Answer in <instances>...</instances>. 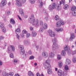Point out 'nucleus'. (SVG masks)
<instances>
[{
	"instance_id": "obj_54",
	"label": "nucleus",
	"mask_w": 76,
	"mask_h": 76,
	"mask_svg": "<svg viewBox=\"0 0 76 76\" xmlns=\"http://www.w3.org/2000/svg\"><path fill=\"white\" fill-rule=\"evenodd\" d=\"M23 34H26L27 33V31L25 30H23Z\"/></svg>"
},
{
	"instance_id": "obj_46",
	"label": "nucleus",
	"mask_w": 76,
	"mask_h": 76,
	"mask_svg": "<svg viewBox=\"0 0 76 76\" xmlns=\"http://www.w3.org/2000/svg\"><path fill=\"white\" fill-rule=\"evenodd\" d=\"M59 19V17L58 16V15H56L55 17V19L56 20H58Z\"/></svg>"
},
{
	"instance_id": "obj_34",
	"label": "nucleus",
	"mask_w": 76,
	"mask_h": 76,
	"mask_svg": "<svg viewBox=\"0 0 76 76\" xmlns=\"http://www.w3.org/2000/svg\"><path fill=\"white\" fill-rule=\"evenodd\" d=\"M31 35L33 37H35L37 35V33L35 31L32 32Z\"/></svg>"
},
{
	"instance_id": "obj_61",
	"label": "nucleus",
	"mask_w": 76,
	"mask_h": 76,
	"mask_svg": "<svg viewBox=\"0 0 76 76\" xmlns=\"http://www.w3.org/2000/svg\"><path fill=\"white\" fill-rule=\"evenodd\" d=\"M4 37L3 36H1L0 37V39L2 40V39H4Z\"/></svg>"
},
{
	"instance_id": "obj_19",
	"label": "nucleus",
	"mask_w": 76,
	"mask_h": 76,
	"mask_svg": "<svg viewBox=\"0 0 76 76\" xmlns=\"http://www.w3.org/2000/svg\"><path fill=\"white\" fill-rule=\"evenodd\" d=\"M39 2V3L40 4H39V7H42V5H43V2L42 0H38Z\"/></svg>"
},
{
	"instance_id": "obj_9",
	"label": "nucleus",
	"mask_w": 76,
	"mask_h": 76,
	"mask_svg": "<svg viewBox=\"0 0 76 76\" xmlns=\"http://www.w3.org/2000/svg\"><path fill=\"white\" fill-rule=\"evenodd\" d=\"M44 67L46 69H50L51 67V65L50 64H47L46 63L43 64Z\"/></svg>"
},
{
	"instance_id": "obj_17",
	"label": "nucleus",
	"mask_w": 76,
	"mask_h": 76,
	"mask_svg": "<svg viewBox=\"0 0 76 76\" xmlns=\"http://www.w3.org/2000/svg\"><path fill=\"white\" fill-rule=\"evenodd\" d=\"M16 4L18 7H21L22 5V2L20 1H16Z\"/></svg>"
},
{
	"instance_id": "obj_7",
	"label": "nucleus",
	"mask_w": 76,
	"mask_h": 76,
	"mask_svg": "<svg viewBox=\"0 0 76 76\" xmlns=\"http://www.w3.org/2000/svg\"><path fill=\"white\" fill-rule=\"evenodd\" d=\"M48 33H49V36L51 37H54L56 35V33L53 31L51 30H49Z\"/></svg>"
},
{
	"instance_id": "obj_24",
	"label": "nucleus",
	"mask_w": 76,
	"mask_h": 76,
	"mask_svg": "<svg viewBox=\"0 0 76 76\" xmlns=\"http://www.w3.org/2000/svg\"><path fill=\"white\" fill-rule=\"evenodd\" d=\"M50 63L51 60H50V59H48L45 61V63H46V64H50Z\"/></svg>"
},
{
	"instance_id": "obj_62",
	"label": "nucleus",
	"mask_w": 76,
	"mask_h": 76,
	"mask_svg": "<svg viewBox=\"0 0 76 76\" xmlns=\"http://www.w3.org/2000/svg\"><path fill=\"white\" fill-rule=\"evenodd\" d=\"M7 13L8 15H10V11H8L7 12Z\"/></svg>"
},
{
	"instance_id": "obj_28",
	"label": "nucleus",
	"mask_w": 76,
	"mask_h": 76,
	"mask_svg": "<svg viewBox=\"0 0 76 76\" xmlns=\"http://www.w3.org/2000/svg\"><path fill=\"white\" fill-rule=\"evenodd\" d=\"M16 1H21L22 3H25L26 1V0H16Z\"/></svg>"
},
{
	"instance_id": "obj_1",
	"label": "nucleus",
	"mask_w": 76,
	"mask_h": 76,
	"mask_svg": "<svg viewBox=\"0 0 76 76\" xmlns=\"http://www.w3.org/2000/svg\"><path fill=\"white\" fill-rule=\"evenodd\" d=\"M29 21L32 24V25H34L36 28H38L39 26V20L37 19L35 20V19L34 18V15H32L31 17L29 19Z\"/></svg>"
},
{
	"instance_id": "obj_26",
	"label": "nucleus",
	"mask_w": 76,
	"mask_h": 76,
	"mask_svg": "<svg viewBox=\"0 0 76 76\" xmlns=\"http://www.w3.org/2000/svg\"><path fill=\"white\" fill-rule=\"evenodd\" d=\"M2 29V31L3 32V33H4V34H5L6 32V28L4 27V26L3 27Z\"/></svg>"
},
{
	"instance_id": "obj_37",
	"label": "nucleus",
	"mask_w": 76,
	"mask_h": 76,
	"mask_svg": "<svg viewBox=\"0 0 76 76\" xmlns=\"http://www.w3.org/2000/svg\"><path fill=\"white\" fill-rule=\"evenodd\" d=\"M8 76H13L14 75V72H11L8 73Z\"/></svg>"
},
{
	"instance_id": "obj_29",
	"label": "nucleus",
	"mask_w": 76,
	"mask_h": 76,
	"mask_svg": "<svg viewBox=\"0 0 76 76\" xmlns=\"http://www.w3.org/2000/svg\"><path fill=\"white\" fill-rule=\"evenodd\" d=\"M58 66L59 67H61L63 66V63L61 61H59L58 63Z\"/></svg>"
},
{
	"instance_id": "obj_64",
	"label": "nucleus",
	"mask_w": 76,
	"mask_h": 76,
	"mask_svg": "<svg viewBox=\"0 0 76 76\" xmlns=\"http://www.w3.org/2000/svg\"><path fill=\"white\" fill-rule=\"evenodd\" d=\"M15 76H20L19 74L17 73V74H16L15 75Z\"/></svg>"
},
{
	"instance_id": "obj_49",
	"label": "nucleus",
	"mask_w": 76,
	"mask_h": 76,
	"mask_svg": "<svg viewBox=\"0 0 76 76\" xmlns=\"http://www.w3.org/2000/svg\"><path fill=\"white\" fill-rule=\"evenodd\" d=\"M37 76H44L43 74H42L40 75H39V73H37L36 74Z\"/></svg>"
},
{
	"instance_id": "obj_40",
	"label": "nucleus",
	"mask_w": 76,
	"mask_h": 76,
	"mask_svg": "<svg viewBox=\"0 0 76 76\" xmlns=\"http://www.w3.org/2000/svg\"><path fill=\"white\" fill-rule=\"evenodd\" d=\"M4 27V24L2 23H0V28H2Z\"/></svg>"
},
{
	"instance_id": "obj_23",
	"label": "nucleus",
	"mask_w": 76,
	"mask_h": 76,
	"mask_svg": "<svg viewBox=\"0 0 76 76\" xmlns=\"http://www.w3.org/2000/svg\"><path fill=\"white\" fill-rule=\"evenodd\" d=\"M19 12L21 14L22 16L24 15V13H23V10L22 9H20L19 10Z\"/></svg>"
},
{
	"instance_id": "obj_57",
	"label": "nucleus",
	"mask_w": 76,
	"mask_h": 76,
	"mask_svg": "<svg viewBox=\"0 0 76 76\" xmlns=\"http://www.w3.org/2000/svg\"><path fill=\"white\" fill-rule=\"evenodd\" d=\"M16 37L17 39H19L20 38V36L18 34H17Z\"/></svg>"
},
{
	"instance_id": "obj_8",
	"label": "nucleus",
	"mask_w": 76,
	"mask_h": 76,
	"mask_svg": "<svg viewBox=\"0 0 76 76\" xmlns=\"http://www.w3.org/2000/svg\"><path fill=\"white\" fill-rule=\"evenodd\" d=\"M6 4H7V1L6 0H2L1 3L0 7H2L3 6H5Z\"/></svg>"
},
{
	"instance_id": "obj_53",
	"label": "nucleus",
	"mask_w": 76,
	"mask_h": 76,
	"mask_svg": "<svg viewBox=\"0 0 76 76\" xmlns=\"http://www.w3.org/2000/svg\"><path fill=\"white\" fill-rule=\"evenodd\" d=\"M39 24L41 25H43V22L42 20H40L39 21Z\"/></svg>"
},
{
	"instance_id": "obj_22",
	"label": "nucleus",
	"mask_w": 76,
	"mask_h": 76,
	"mask_svg": "<svg viewBox=\"0 0 76 76\" xmlns=\"http://www.w3.org/2000/svg\"><path fill=\"white\" fill-rule=\"evenodd\" d=\"M10 21L11 23H12V24L14 25V24H15V21L13 19L11 18L10 19Z\"/></svg>"
},
{
	"instance_id": "obj_5",
	"label": "nucleus",
	"mask_w": 76,
	"mask_h": 76,
	"mask_svg": "<svg viewBox=\"0 0 76 76\" xmlns=\"http://www.w3.org/2000/svg\"><path fill=\"white\" fill-rule=\"evenodd\" d=\"M10 47H9L8 48L7 50V53H11L12 50L13 52L15 51V47L13 45H11Z\"/></svg>"
},
{
	"instance_id": "obj_48",
	"label": "nucleus",
	"mask_w": 76,
	"mask_h": 76,
	"mask_svg": "<svg viewBox=\"0 0 76 76\" xmlns=\"http://www.w3.org/2000/svg\"><path fill=\"white\" fill-rule=\"evenodd\" d=\"M31 35V34H30L29 33H26V37L27 38H28V37H29Z\"/></svg>"
},
{
	"instance_id": "obj_60",
	"label": "nucleus",
	"mask_w": 76,
	"mask_h": 76,
	"mask_svg": "<svg viewBox=\"0 0 76 76\" xmlns=\"http://www.w3.org/2000/svg\"><path fill=\"white\" fill-rule=\"evenodd\" d=\"M23 16L24 18H28V15H24H24L23 16Z\"/></svg>"
},
{
	"instance_id": "obj_31",
	"label": "nucleus",
	"mask_w": 76,
	"mask_h": 76,
	"mask_svg": "<svg viewBox=\"0 0 76 76\" xmlns=\"http://www.w3.org/2000/svg\"><path fill=\"white\" fill-rule=\"evenodd\" d=\"M61 54L62 56H65L66 54V52L64 50H62L61 51Z\"/></svg>"
},
{
	"instance_id": "obj_6",
	"label": "nucleus",
	"mask_w": 76,
	"mask_h": 76,
	"mask_svg": "<svg viewBox=\"0 0 76 76\" xmlns=\"http://www.w3.org/2000/svg\"><path fill=\"white\" fill-rule=\"evenodd\" d=\"M64 50L66 51H68V54H71V51L70 50V47L68 45H66L64 47Z\"/></svg>"
},
{
	"instance_id": "obj_56",
	"label": "nucleus",
	"mask_w": 76,
	"mask_h": 76,
	"mask_svg": "<svg viewBox=\"0 0 76 76\" xmlns=\"http://www.w3.org/2000/svg\"><path fill=\"white\" fill-rule=\"evenodd\" d=\"M34 56H31L29 58V59L30 60H32L34 59Z\"/></svg>"
},
{
	"instance_id": "obj_2",
	"label": "nucleus",
	"mask_w": 76,
	"mask_h": 76,
	"mask_svg": "<svg viewBox=\"0 0 76 76\" xmlns=\"http://www.w3.org/2000/svg\"><path fill=\"white\" fill-rule=\"evenodd\" d=\"M54 9H56L59 10L61 9V7L60 6V5L58 4H56L54 3L52 4V6L50 5L48 7V10L51 11H52Z\"/></svg>"
},
{
	"instance_id": "obj_39",
	"label": "nucleus",
	"mask_w": 76,
	"mask_h": 76,
	"mask_svg": "<svg viewBox=\"0 0 76 76\" xmlns=\"http://www.w3.org/2000/svg\"><path fill=\"white\" fill-rule=\"evenodd\" d=\"M48 73L49 75H50L52 73V71H51V69H49L48 70Z\"/></svg>"
},
{
	"instance_id": "obj_25",
	"label": "nucleus",
	"mask_w": 76,
	"mask_h": 76,
	"mask_svg": "<svg viewBox=\"0 0 76 76\" xmlns=\"http://www.w3.org/2000/svg\"><path fill=\"white\" fill-rule=\"evenodd\" d=\"M72 16H76V10H75L72 13Z\"/></svg>"
},
{
	"instance_id": "obj_35",
	"label": "nucleus",
	"mask_w": 76,
	"mask_h": 76,
	"mask_svg": "<svg viewBox=\"0 0 76 76\" xmlns=\"http://www.w3.org/2000/svg\"><path fill=\"white\" fill-rule=\"evenodd\" d=\"M29 1L31 4H34L35 3V0H29Z\"/></svg>"
},
{
	"instance_id": "obj_43",
	"label": "nucleus",
	"mask_w": 76,
	"mask_h": 76,
	"mask_svg": "<svg viewBox=\"0 0 76 76\" xmlns=\"http://www.w3.org/2000/svg\"><path fill=\"white\" fill-rule=\"evenodd\" d=\"M72 62L73 63H76V57H74L72 58Z\"/></svg>"
},
{
	"instance_id": "obj_16",
	"label": "nucleus",
	"mask_w": 76,
	"mask_h": 76,
	"mask_svg": "<svg viewBox=\"0 0 76 76\" xmlns=\"http://www.w3.org/2000/svg\"><path fill=\"white\" fill-rule=\"evenodd\" d=\"M71 63V61L69 59H66L65 62V64L66 65H69Z\"/></svg>"
},
{
	"instance_id": "obj_52",
	"label": "nucleus",
	"mask_w": 76,
	"mask_h": 76,
	"mask_svg": "<svg viewBox=\"0 0 76 76\" xmlns=\"http://www.w3.org/2000/svg\"><path fill=\"white\" fill-rule=\"evenodd\" d=\"M60 22L61 23V25H64V22L63 20H61Z\"/></svg>"
},
{
	"instance_id": "obj_32",
	"label": "nucleus",
	"mask_w": 76,
	"mask_h": 76,
	"mask_svg": "<svg viewBox=\"0 0 76 76\" xmlns=\"http://www.w3.org/2000/svg\"><path fill=\"white\" fill-rule=\"evenodd\" d=\"M20 53L21 55H23V54H25V50H24V49L21 50H20Z\"/></svg>"
},
{
	"instance_id": "obj_41",
	"label": "nucleus",
	"mask_w": 76,
	"mask_h": 76,
	"mask_svg": "<svg viewBox=\"0 0 76 76\" xmlns=\"http://www.w3.org/2000/svg\"><path fill=\"white\" fill-rule=\"evenodd\" d=\"M76 9V6H73L71 7V10L73 11V10H75V9Z\"/></svg>"
},
{
	"instance_id": "obj_3",
	"label": "nucleus",
	"mask_w": 76,
	"mask_h": 76,
	"mask_svg": "<svg viewBox=\"0 0 76 76\" xmlns=\"http://www.w3.org/2000/svg\"><path fill=\"white\" fill-rule=\"evenodd\" d=\"M52 42L53 43V45L52 47V49L53 50H55L57 49L58 47V45L56 43V42H57V39L56 37H54L52 39Z\"/></svg>"
},
{
	"instance_id": "obj_13",
	"label": "nucleus",
	"mask_w": 76,
	"mask_h": 76,
	"mask_svg": "<svg viewBox=\"0 0 76 76\" xmlns=\"http://www.w3.org/2000/svg\"><path fill=\"white\" fill-rule=\"evenodd\" d=\"M55 30L56 32H63V28H55Z\"/></svg>"
},
{
	"instance_id": "obj_44",
	"label": "nucleus",
	"mask_w": 76,
	"mask_h": 76,
	"mask_svg": "<svg viewBox=\"0 0 76 76\" xmlns=\"http://www.w3.org/2000/svg\"><path fill=\"white\" fill-rule=\"evenodd\" d=\"M43 31H44V28H41L39 30V33H42L43 32Z\"/></svg>"
},
{
	"instance_id": "obj_38",
	"label": "nucleus",
	"mask_w": 76,
	"mask_h": 76,
	"mask_svg": "<svg viewBox=\"0 0 76 76\" xmlns=\"http://www.w3.org/2000/svg\"><path fill=\"white\" fill-rule=\"evenodd\" d=\"M68 8H69V5L67 4L65 5L64 7V9H67Z\"/></svg>"
},
{
	"instance_id": "obj_33",
	"label": "nucleus",
	"mask_w": 76,
	"mask_h": 76,
	"mask_svg": "<svg viewBox=\"0 0 76 76\" xmlns=\"http://www.w3.org/2000/svg\"><path fill=\"white\" fill-rule=\"evenodd\" d=\"M28 75L29 76H34V74L31 71H29L28 72Z\"/></svg>"
},
{
	"instance_id": "obj_18",
	"label": "nucleus",
	"mask_w": 76,
	"mask_h": 76,
	"mask_svg": "<svg viewBox=\"0 0 76 76\" xmlns=\"http://www.w3.org/2000/svg\"><path fill=\"white\" fill-rule=\"evenodd\" d=\"M61 23L60 21L56 23V26L57 28H59V27L61 26Z\"/></svg>"
},
{
	"instance_id": "obj_47",
	"label": "nucleus",
	"mask_w": 76,
	"mask_h": 76,
	"mask_svg": "<svg viewBox=\"0 0 76 76\" xmlns=\"http://www.w3.org/2000/svg\"><path fill=\"white\" fill-rule=\"evenodd\" d=\"M24 44L25 45H28V42L27 40H25L24 41Z\"/></svg>"
},
{
	"instance_id": "obj_63",
	"label": "nucleus",
	"mask_w": 76,
	"mask_h": 76,
	"mask_svg": "<svg viewBox=\"0 0 76 76\" xmlns=\"http://www.w3.org/2000/svg\"><path fill=\"white\" fill-rule=\"evenodd\" d=\"M28 54H32V52H31V50H29L28 51Z\"/></svg>"
},
{
	"instance_id": "obj_20",
	"label": "nucleus",
	"mask_w": 76,
	"mask_h": 76,
	"mask_svg": "<svg viewBox=\"0 0 76 76\" xmlns=\"http://www.w3.org/2000/svg\"><path fill=\"white\" fill-rule=\"evenodd\" d=\"M20 32V29L19 28H18L15 30V32L16 34H18Z\"/></svg>"
},
{
	"instance_id": "obj_58",
	"label": "nucleus",
	"mask_w": 76,
	"mask_h": 76,
	"mask_svg": "<svg viewBox=\"0 0 76 76\" xmlns=\"http://www.w3.org/2000/svg\"><path fill=\"white\" fill-rule=\"evenodd\" d=\"M13 62H14V63H16L18 62V61H17L16 59H15L13 61Z\"/></svg>"
},
{
	"instance_id": "obj_4",
	"label": "nucleus",
	"mask_w": 76,
	"mask_h": 76,
	"mask_svg": "<svg viewBox=\"0 0 76 76\" xmlns=\"http://www.w3.org/2000/svg\"><path fill=\"white\" fill-rule=\"evenodd\" d=\"M10 47H9L8 48L7 50V53H11L12 50L13 52L15 51V47L13 45H11Z\"/></svg>"
},
{
	"instance_id": "obj_45",
	"label": "nucleus",
	"mask_w": 76,
	"mask_h": 76,
	"mask_svg": "<svg viewBox=\"0 0 76 76\" xmlns=\"http://www.w3.org/2000/svg\"><path fill=\"white\" fill-rule=\"evenodd\" d=\"M64 69L65 70H69V67L67 65H65L64 67Z\"/></svg>"
},
{
	"instance_id": "obj_21",
	"label": "nucleus",
	"mask_w": 76,
	"mask_h": 76,
	"mask_svg": "<svg viewBox=\"0 0 76 76\" xmlns=\"http://www.w3.org/2000/svg\"><path fill=\"white\" fill-rule=\"evenodd\" d=\"M8 75L9 74L6 71H4L2 72V75L3 76H8Z\"/></svg>"
},
{
	"instance_id": "obj_55",
	"label": "nucleus",
	"mask_w": 76,
	"mask_h": 76,
	"mask_svg": "<svg viewBox=\"0 0 76 76\" xmlns=\"http://www.w3.org/2000/svg\"><path fill=\"white\" fill-rule=\"evenodd\" d=\"M72 55H74V54H76V50H74L72 52Z\"/></svg>"
},
{
	"instance_id": "obj_42",
	"label": "nucleus",
	"mask_w": 76,
	"mask_h": 76,
	"mask_svg": "<svg viewBox=\"0 0 76 76\" xmlns=\"http://www.w3.org/2000/svg\"><path fill=\"white\" fill-rule=\"evenodd\" d=\"M57 59L58 60H60L61 59V55H58L57 56Z\"/></svg>"
},
{
	"instance_id": "obj_10",
	"label": "nucleus",
	"mask_w": 76,
	"mask_h": 76,
	"mask_svg": "<svg viewBox=\"0 0 76 76\" xmlns=\"http://www.w3.org/2000/svg\"><path fill=\"white\" fill-rule=\"evenodd\" d=\"M44 13L47 14V15L44 18V19L46 20V21H48V19H49V16L48 15V14L47 13V11H46V10H45L44 11Z\"/></svg>"
},
{
	"instance_id": "obj_11",
	"label": "nucleus",
	"mask_w": 76,
	"mask_h": 76,
	"mask_svg": "<svg viewBox=\"0 0 76 76\" xmlns=\"http://www.w3.org/2000/svg\"><path fill=\"white\" fill-rule=\"evenodd\" d=\"M75 35H74V33H71L69 39L70 41H73V39H75Z\"/></svg>"
},
{
	"instance_id": "obj_15",
	"label": "nucleus",
	"mask_w": 76,
	"mask_h": 76,
	"mask_svg": "<svg viewBox=\"0 0 76 76\" xmlns=\"http://www.w3.org/2000/svg\"><path fill=\"white\" fill-rule=\"evenodd\" d=\"M57 73L58 76H62V75H63V71L62 70L59 69L57 71Z\"/></svg>"
},
{
	"instance_id": "obj_50",
	"label": "nucleus",
	"mask_w": 76,
	"mask_h": 76,
	"mask_svg": "<svg viewBox=\"0 0 76 76\" xmlns=\"http://www.w3.org/2000/svg\"><path fill=\"white\" fill-rule=\"evenodd\" d=\"M67 75V72L66 71H64L63 72V76H66Z\"/></svg>"
},
{
	"instance_id": "obj_14",
	"label": "nucleus",
	"mask_w": 76,
	"mask_h": 76,
	"mask_svg": "<svg viewBox=\"0 0 76 76\" xmlns=\"http://www.w3.org/2000/svg\"><path fill=\"white\" fill-rule=\"evenodd\" d=\"M42 55L45 58H46L48 57V53L46 52H43L42 53Z\"/></svg>"
},
{
	"instance_id": "obj_30",
	"label": "nucleus",
	"mask_w": 76,
	"mask_h": 76,
	"mask_svg": "<svg viewBox=\"0 0 76 76\" xmlns=\"http://www.w3.org/2000/svg\"><path fill=\"white\" fill-rule=\"evenodd\" d=\"M19 48L20 49V50H24V46L22 45H20L18 46Z\"/></svg>"
},
{
	"instance_id": "obj_59",
	"label": "nucleus",
	"mask_w": 76,
	"mask_h": 76,
	"mask_svg": "<svg viewBox=\"0 0 76 76\" xmlns=\"http://www.w3.org/2000/svg\"><path fill=\"white\" fill-rule=\"evenodd\" d=\"M20 36L21 38H24V37L25 36V34H22L20 35Z\"/></svg>"
},
{
	"instance_id": "obj_51",
	"label": "nucleus",
	"mask_w": 76,
	"mask_h": 76,
	"mask_svg": "<svg viewBox=\"0 0 76 76\" xmlns=\"http://www.w3.org/2000/svg\"><path fill=\"white\" fill-rule=\"evenodd\" d=\"M10 57L11 58H14V56L13 55V54L12 53L10 54Z\"/></svg>"
},
{
	"instance_id": "obj_12",
	"label": "nucleus",
	"mask_w": 76,
	"mask_h": 76,
	"mask_svg": "<svg viewBox=\"0 0 76 76\" xmlns=\"http://www.w3.org/2000/svg\"><path fill=\"white\" fill-rule=\"evenodd\" d=\"M55 56V54L53 52H50L49 53V56L50 58H54Z\"/></svg>"
},
{
	"instance_id": "obj_36",
	"label": "nucleus",
	"mask_w": 76,
	"mask_h": 76,
	"mask_svg": "<svg viewBox=\"0 0 76 76\" xmlns=\"http://www.w3.org/2000/svg\"><path fill=\"white\" fill-rule=\"evenodd\" d=\"M65 1V0H62L61 1H60V4H59V5H60L61 7V4H63L64 3V1Z\"/></svg>"
},
{
	"instance_id": "obj_27",
	"label": "nucleus",
	"mask_w": 76,
	"mask_h": 76,
	"mask_svg": "<svg viewBox=\"0 0 76 76\" xmlns=\"http://www.w3.org/2000/svg\"><path fill=\"white\" fill-rule=\"evenodd\" d=\"M47 27H48V25H47V24L46 23H45L43 26V28L44 29H47Z\"/></svg>"
}]
</instances>
